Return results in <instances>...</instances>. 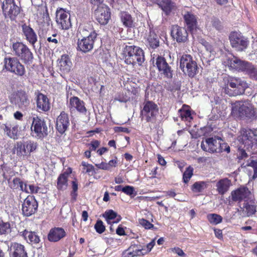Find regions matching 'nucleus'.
Returning a JSON list of instances; mask_svg holds the SVG:
<instances>
[{
    "label": "nucleus",
    "instance_id": "bb28decb",
    "mask_svg": "<svg viewBox=\"0 0 257 257\" xmlns=\"http://www.w3.org/2000/svg\"><path fill=\"white\" fill-rule=\"evenodd\" d=\"M58 66L62 73H68L72 67V62L70 56L67 54L61 55L60 58L58 60Z\"/></svg>",
    "mask_w": 257,
    "mask_h": 257
},
{
    "label": "nucleus",
    "instance_id": "4c0bfd02",
    "mask_svg": "<svg viewBox=\"0 0 257 257\" xmlns=\"http://www.w3.org/2000/svg\"><path fill=\"white\" fill-rule=\"evenodd\" d=\"M102 216L105 219L108 224L117 223L122 219L120 215L118 214L112 209L106 210L102 214Z\"/></svg>",
    "mask_w": 257,
    "mask_h": 257
},
{
    "label": "nucleus",
    "instance_id": "2eb2a0df",
    "mask_svg": "<svg viewBox=\"0 0 257 257\" xmlns=\"http://www.w3.org/2000/svg\"><path fill=\"white\" fill-rule=\"evenodd\" d=\"M230 197L232 202L240 203L251 199L252 194L247 187L241 186L232 191Z\"/></svg>",
    "mask_w": 257,
    "mask_h": 257
},
{
    "label": "nucleus",
    "instance_id": "ea45409f",
    "mask_svg": "<svg viewBox=\"0 0 257 257\" xmlns=\"http://www.w3.org/2000/svg\"><path fill=\"white\" fill-rule=\"evenodd\" d=\"M231 185V181L228 178L220 179L216 183V190L219 194L223 195L228 191Z\"/></svg>",
    "mask_w": 257,
    "mask_h": 257
},
{
    "label": "nucleus",
    "instance_id": "9d476101",
    "mask_svg": "<svg viewBox=\"0 0 257 257\" xmlns=\"http://www.w3.org/2000/svg\"><path fill=\"white\" fill-rule=\"evenodd\" d=\"M246 87V83L239 78H231L224 89L226 94L229 96H236L244 93Z\"/></svg>",
    "mask_w": 257,
    "mask_h": 257
},
{
    "label": "nucleus",
    "instance_id": "7c9ffc66",
    "mask_svg": "<svg viewBox=\"0 0 257 257\" xmlns=\"http://www.w3.org/2000/svg\"><path fill=\"white\" fill-rule=\"evenodd\" d=\"M66 235L65 230L62 227L51 228L48 234V239L50 242H57Z\"/></svg>",
    "mask_w": 257,
    "mask_h": 257
},
{
    "label": "nucleus",
    "instance_id": "58836bf2",
    "mask_svg": "<svg viewBox=\"0 0 257 257\" xmlns=\"http://www.w3.org/2000/svg\"><path fill=\"white\" fill-rule=\"evenodd\" d=\"M2 127L8 137L13 139H18V125L12 124L10 122H7L4 124Z\"/></svg>",
    "mask_w": 257,
    "mask_h": 257
},
{
    "label": "nucleus",
    "instance_id": "412c9836",
    "mask_svg": "<svg viewBox=\"0 0 257 257\" xmlns=\"http://www.w3.org/2000/svg\"><path fill=\"white\" fill-rule=\"evenodd\" d=\"M239 215L242 217H250L256 212V205L251 199L244 202L237 209Z\"/></svg>",
    "mask_w": 257,
    "mask_h": 257
},
{
    "label": "nucleus",
    "instance_id": "aec40b11",
    "mask_svg": "<svg viewBox=\"0 0 257 257\" xmlns=\"http://www.w3.org/2000/svg\"><path fill=\"white\" fill-rule=\"evenodd\" d=\"M171 35L178 43H184L188 40V33L186 29L177 25L172 26Z\"/></svg>",
    "mask_w": 257,
    "mask_h": 257
},
{
    "label": "nucleus",
    "instance_id": "603ef678",
    "mask_svg": "<svg viewBox=\"0 0 257 257\" xmlns=\"http://www.w3.org/2000/svg\"><path fill=\"white\" fill-rule=\"evenodd\" d=\"M194 169L191 166H188L186 169L183 175V180L185 183L189 182L191 178L193 175Z\"/></svg>",
    "mask_w": 257,
    "mask_h": 257
},
{
    "label": "nucleus",
    "instance_id": "c9c22d12",
    "mask_svg": "<svg viewBox=\"0 0 257 257\" xmlns=\"http://www.w3.org/2000/svg\"><path fill=\"white\" fill-rule=\"evenodd\" d=\"M8 183L9 187L14 190H20L28 193V190L27 189V184L19 177H15L13 180H9Z\"/></svg>",
    "mask_w": 257,
    "mask_h": 257
},
{
    "label": "nucleus",
    "instance_id": "c756f323",
    "mask_svg": "<svg viewBox=\"0 0 257 257\" xmlns=\"http://www.w3.org/2000/svg\"><path fill=\"white\" fill-rule=\"evenodd\" d=\"M92 35L94 38H97L98 35L96 31L90 24L85 23L79 26L77 32L78 37H89L90 38V36Z\"/></svg>",
    "mask_w": 257,
    "mask_h": 257
},
{
    "label": "nucleus",
    "instance_id": "37998d69",
    "mask_svg": "<svg viewBox=\"0 0 257 257\" xmlns=\"http://www.w3.org/2000/svg\"><path fill=\"white\" fill-rule=\"evenodd\" d=\"M142 249L136 244H132L122 253L123 257H134L143 255Z\"/></svg>",
    "mask_w": 257,
    "mask_h": 257
},
{
    "label": "nucleus",
    "instance_id": "72a5a7b5",
    "mask_svg": "<svg viewBox=\"0 0 257 257\" xmlns=\"http://www.w3.org/2000/svg\"><path fill=\"white\" fill-rule=\"evenodd\" d=\"M22 32L26 39L30 44L34 45L37 41V36L34 30L26 24L22 26Z\"/></svg>",
    "mask_w": 257,
    "mask_h": 257
},
{
    "label": "nucleus",
    "instance_id": "423d86ee",
    "mask_svg": "<svg viewBox=\"0 0 257 257\" xmlns=\"http://www.w3.org/2000/svg\"><path fill=\"white\" fill-rule=\"evenodd\" d=\"M229 40L231 47L236 51L242 52L248 47L249 41L239 31H232L229 35Z\"/></svg>",
    "mask_w": 257,
    "mask_h": 257
},
{
    "label": "nucleus",
    "instance_id": "39448f33",
    "mask_svg": "<svg viewBox=\"0 0 257 257\" xmlns=\"http://www.w3.org/2000/svg\"><path fill=\"white\" fill-rule=\"evenodd\" d=\"M12 51L15 56L25 64H30L33 59L32 52L28 47L22 42H17L12 45Z\"/></svg>",
    "mask_w": 257,
    "mask_h": 257
},
{
    "label": "nucleus",
    "instance_id": "774afa93",
    "mask_svg": "<svg viewBox=\"0 0 257 257\" xmlns=\"http://www.w3.org/2000/svg\"><path fill=\"white\" fill-rule=\"evenodd\" d=\"M116 233L117 235L121 236L125 235L124 228L121 225H119L116 230Z\"/></svg>",
    "mask_w": 257,
    "mask_h": 257
},
{
    "label": "nucleus",
    "instance_id": "680f3d73",
    "mask_svg": "<svg viewBox=\"0 0 257 257\" xmlns=\"http://www.w3.org/2000/svg\"><path fill=\"white\" fill-rule=\"evenodd\" d=\"M57 36V34H53L52 37H47V40L49 43H52L54 45V46H56V45L58 43V40L56 38V37Z\"/></svg>",
    "mask_w": 257,
    "mask_h": 257
},
{
    "label": "nucleus",
    "instance_id": "cd10ccee",
    "mask_svg": "<svg viewBox=\"0 0 257 257\" xmlns=\"http://www.w3.org/2000/svg\"><path fill=\"white\" fill-rule=\"evenodd\" d=\"M72 169L68 167L65 171L61 173L57 178L56 187L58 190L63 191L68 186L69 176L72 173Z\"/></svg>",
    "mask_w": 257,
    "mask_h": 257
},
{
    "label": "nucleus",
    "instance_id": "8fccbe9b",
    "mask_svg": "<svg viewBox=\"0 0 257 257\" xmlns=\"http://www.w3.org/2000/svg\"><path fill=\"white\" fill-rule=\"evenodd\" d=\"M180 116L182 120L190 122L193 119L191 110L189 108L180 109L179 110Z\"/></svg>",
    "mask_w": 257,
    "mask_h": 257
},
{
    "label": "nucleus",
    "instance_id": "a18cd8bd",
    "mask_svg": "<svg viewBox=\"0 0 257 257\" xmlns=\"http://www.w3.org/2000/svg\"><path fill=\"white\" fill-rule=\"evenodd\" d=\"M244 72L250 78L257 80V68L251 63L248 62Z\"/></svg>",
    "mask_w": 257,
    "mask_h": 257
},
{
    "label": "nucleus",
    "instance_id": "09e8293b",
    "mask_svg": "<svg viewBox=\"0 0 257 257\" xmlns=\"http://www.w3.org/2000/svg\"><path fill=\"white\" fill-rule=\"evenodd\" d=\"M207 184L204 181H198L195 182L191 187V190L195 193H200L207 188Z\"/></svg>",
    "mask_w": 257,
    "mask_h": 257
},
{
    "label": "nucleus",
    "instance_id": "6e6552de",
    "mask_svg": "<svg viewBox=\"0 0 257 257\" xmlns=\"http://www.w3.org/2000/svg\"><path fill=\"white\" fill-rule=\"evenodd\" d=\"M141 114L148 122L155 123L159 114V107L153 101L145 100Z\"/></svg>",
    "mask_w": 257,
    "mask_h": 257
},
{
    "label": "nucleus",
    "instance_id": "4be33fe9",
    "mask_svg": "<svg viewBox=\"0 0 257 257\" xmlns=\"http://www.w3.org/2000/svg\"><path fill=\"white\" fill-rule=\"evenodd\" d=\"M70 120L68 114L65 111H62L57 116L56 122V129L61 135H63L68 128Z\"/></svg>",
    "mask_w": 257,
    "mask_h": 257
},
{
    "label": "nucleus",
    "instance_id": "13d9d810",
    "mask_svg": "<svg viewBox=\"0 0 257 257\" xmlns=\"http://www.w3.org/2000/svg\"><path fill=\"white\" fill-rule=\"evenodd\" d=\"M220 141V146L219 147L217 151V153H221L223 152H226L227 153L230 152V147L228 145L223 142V140L221 139Z\"/></svg>",
    "mask_w": 257,
    "mask_h": 257
},
{
    "label": "nucleus",
    "instance_id": "f03ea898",
    "mask_svg": "<svg viewBox=\"0 0 257 257\" xmlns=\"http://www.w3.org/2000/svg\"><path fill=\"white\" fill-rule=\"evenodd\" d=\"M123 55L124 62L127 64L141 65L145 61L144 51L138 46L126 45L123 50Z\"/></svg>",
    "mask_w": 257,
    "mask_h": 257
},
{
    "label": "nucleus",
    "instance_id": "052dcab7",
    "mask_svg": "<svg viewBox=\"0 0 257 257\" xmlns=\"http://www.w3.org/2000/svg\"><path fill=\"white\" fill-rule=\"evenodd\" d=\"M248 166L252 167L253 169V178H257V160H251L249 163Z\"/></svg>",
    "mask_w": 257,
    "mask_h": 257
},
{
    "label": "nucleus",
    "instance_id": "bf43d9fd",
    "mask_svg": "<svg viewBox=\"0 0 257 257\" xmlns=\"http://www.w3.org/2000/svg\"><path fill=\"white\" fill-rule=\"evenodd\" d=\"M140 224L143 226L145 229H150L154 227V225L151 223L149 221L142 218L139 219Z\"/></svg>",
    "mask_w": 257,
    "mask_h": 257
},
{
    "label": "nucleus",
    "instance_id": "f3484780",
    "mask_svg": "<svg viewBox=\"0 0 257 257\" xmlns=\"http://www.w3.org/2000/svg\"><path fill=\"white\" fill-rule=\"evenodd\" d=\"M56 22L62 30H68L71 27L70 16L63 8H58L56 12Z\"/></svg>",
    "mask_w": 257,
    "mask_h": 257
},
{
    "label": "nucleus",
    "instance_id": "393cba45",
    "mask_svg": "<svg viewBox=\"0 0 257 257\" xmlns=\"http://www.w3.org/2000/svg\"><path fill=\"white\" fill-rule=\"evenodd\" d=\"M68 107L71 112L76 110L80 113H85L87 111L85 103L77 96L70 97Z\"/></svg>",
    "mask_w": 257,
    "mask_h": 257
},
{
    "label": "nucleus",
    "instance_id": "6e6d98bb",
    "mask_svg": "<svg viewBox=\"0 0 257 257\" xmlns=\"http://www.w3.org/2000/svg\"><path fill=\"white\" fill-rule=\"evenodd\" d=\"M123 192L128 196H136V192L133 186L126 185L123 187Z\"/></svg>",
    "mask_w": 257,
    "mask_h": 257
},
{
    "label": "nucleus",
    "instance_id": "5fc2aeb1",
    "mask_svg": "<svg viewBox=\"0 0 257 257\" xmlns=\"http://www.w3.org/2000/svg\"><path fill=\"white\" fill-rule=\"evenodd\" d=\"M86 145L91 152V151H95L97 150L100 145V142L97 140H93L90 143L86 144Z\"/></svg>",
    "mask_w": 257,
    "mask_h": 257
},
{
    "label": "nucleus",
    "instance_id": "20e7f679",
    "mask_svg": "<svg viewBox=\"0 0 257 257\" xmlns=\"http://www.w3.org/2000/svg\"><path fill=\"white\" fill-rule=\"evenodd\" d=\"M180 68L184 73L187 74L191 78H193L198 72L196 62L189 54H184L181 56L180 60Z\"/></svg>",
    "mask_w": 257,
    "mask_h": 257
},
{
    "label": "nucleus",
    "instance_id": "79ce46f5",
    "mask_svg": "<svg viewBox=\"0 0 257 257\" xmlns=\"http://www.w3.org/2000/svg\"><path fill=\"white\" fill-rule=\"evenodd\" d=\"M120 18L121 22L124 27L130 28L135 27L134 19L127 12H121Z\"/></svg>",
    "mask_w": 257,
    "mask_h": 257
},
{
    "label": "nucleus",
    "instance_id": "3c124183",
    "mask_svg": "<svg viewBox=\"0 0 257 257\" xmlns=\"http://www.w3.org/2000/svg\"><path fill=\"white\" fill-rule=\"evenodd\" d=\"M208 221L212 224H218L222 221V217L216 213H210L207 215Z\"/></svg>",
    "mask_w": 257,
    "mask_h": 257
},
{
    "label": "nucleus",
    "instance_id": "2f4dec72",
    "mask_svg": "<svg viewBox=\"0 0 257 257\" xmlns=\"http://www.w3.org/2000/svg\"><path fill=\"white\" fill-rule=\"evenodd\" d=\"M183 19L184 23L189 31L193 32L196 29L197 25V18L192 12H185Z\"/></svg>",
    "mask_w": 257,
    "mask_h": 257
},
{
    "label": "nucleus",
    "instance_id": "338daca9",
    "mask_svg": "<svg viewBox=\"0 0 257 257\" xmlns=\"http://www.w3.org/2000/svg\"><path fill=\"white\" fill-rule=\"evenodd\" d=\"M95 166L100 169L104 170H109L108 163L101 162L100 164H95Z\"/></svg>",
    "mask_w": 257,
    "mask_h": 257
},
{
    "label": "nucleus",
    "instance_id": "e2e57ef3",
    "mask_svg": "<svg viewBox=\"0 0 257 257\" xmlns=\"http://www.w3.org/2000/svg\"><path fill=\"white\" fill-rule=\"evenodd\" d=\"M29 188L30 189V191H28V193L31 194H37L39 192L40 188L38 186H35L33 184H31L29 185Z\"/></svg>",
    "mask_w": 257,
    "mask_h": 257
},
{
    "label": "nucleus",
    "instance_id": "473e14b6",
    "mask_svg": "<svg viewBox=\"0 0 257 257\" xmlns=\"http://www.w3.org/2000/svg\"><path fill=\"white\" fill-rule=\"evenodd\" d=\"M157 4L166 16L170 15L173 11H176L177 9L175 3L172 0H157Z\"/></svg>",
    "mask_w": 257,
    "mask_h": 257
},
{
    "label": "nucleus",
    "instance_id": "a19ab883",
    "mask_svg": "<svg viewBox=\"0 0 257 257\" xmlns=\"http://www.w3.org/2000/svg\"><path fill=\"white\" fill-rule=\"evenodd\" d=\"M46 12V13L44 14V18L45 17L46 22L42 24L39 32L40 35L43 37L46 36L48 32L51 31L52 29V25L47 10Z\"/></svg>",
    "mask_w": 257,
    "mask_h": 257
},
{
    "label": "nucleus",
    "instance_id": "e433bc0d",
    "mask_svg": "<svg viewBox=\"0 0 257 257\" xmlns=\"http://www.w3.org/2000/svg\"><path fill=\"white\" fill-rule=\"evenodd\" d=\"M146 46L150 49H155L160 45V41L158 35L154 31H150L149 34L147 36Z\"/></svg>",
    "mask_w": 257,
    "mask_h": 257
},
{
    "label": "nucleus",
    "instance_id": "4468645a",
    "mask_svg": "<svg viewBox=\"0 0 257 257\" xmlns=\"http://www.w3.org/2000/svg\"><path fill=\"white\" fill-rule=\"evenodd\" d=\"M38 208V203L35 197L32 195H28L22 204V212L24 216L29 217L37 211Z\"/></svg>",
    "mask_w": 257,
    "mask_h": 257
},
{
    "label": "nucleus",
    "instance_id": "864d4df0",
    "mask_svg": "<svg viewBox=\"0 0 257 257\" xmlns=\"http://www.w3.org/2000/svg\"><path fill=\"white\" fill-rule=\"evenodd\" d=\"M94 228L96 231L99 234L102 233L105 230V226L103 224V221L100 219L96 221L94 225Z\"/></svg>",
    "mask_w": 257,
    "mask_h": 257
},
{
    "label": "nucleus",
    "instance_id": "7ed1b4c3",
    "mask_svg": "<svg viewBox=\"0 0 257 257\" xmlns=\"http://www.w3.org/2000/svg\"><path fill=\"white\" fill-rule=\"evenodd\" d=\"M37 147V143L33 141H20L15 145L13 151L19 158L25 159L30 157L31 153L35 152Z\"/></svg>",
    "mask_w": 257,
    "mask_h": 257
},
{
    "label": "nucleus",
    "instance_id": "5701e85b",
    "mask_svg": "<svg viewBox=\"0 0 257 257\" xmlns=\"http://www.w3.org/2000/svg\"><path fill=\"white\" fill-rule=\"evenodd\" d=\"M94 15L99 23L104 25L108 23L110 19L111 13L110 9L105 6L98 7L94 12Z\"/></svg>",
    "mask_w": 257,
    "mask_h": 257
},
{
    "label": "nucleus",
    "instance_id": "de8ad7c7",
    "mask_svg": "<svg viewBox=\"0 0 257 257\" xmlns=\"http://www.w3.org/2000/svg\"><path fill=\"white\" fill-rule=\"evenodd\" d=\"M82 167V173L83 174H88V175H93L96 173L94 167L90 164L84 161H82L81 164Z\"/></svg>",
    "mask_w": 257,
    "mask_h": 257
},
{
    "label": "nucleus",
    "instance_id": "4d7b16f0",
    "mask_svg": "<svg viewBox=\"0 0 257 257\" xmlns=\"http://www.w3.org/2000/svg\"><path fill=\"white\" fill-rule=\"evenodd\" d=\"M168 250L169 252L175 253L180 257H186V254L179 247L170 248Z\"/></svg>",
    "mask_w": 257,
    "mask_h": 257
},
{
    "label": "nucleus",
    "instance_id": "f257e3e1",
    "mask_svg": "<svg viewBox=\"0 0 257 257\" xmlns=\"http://www.w3.org/2000/svg\"><path fill=\"white\" fill-rule=\"evenodd\" d=\"M232 112L240 119H252L256 117L254 106L248 101H236L232 106Z\"/></svg>",
    "mask_w": 257,
    "mask_h": 257
},
{
    "label": "nucleus",
    "instance_id": "f704fd0d",
    "mask_svg": "<svg viewBox=\"0 0 257 257\" xmlns=\"http://www.w3.org/2000/svg\"><path fill=\"white\" fill-rule=\"evenodd\" d=\"M248 62L241 60L236 57L228 59V65L231 70L244 72Z\"/></svg>",
    "mask_w": 257,
    "mask_h": 257
},
{
    "label": "nucleus",
    "instance_id": "c85d7f7f",
    "mask_svg": "<svg viewBox=\"0 0 257 257\" xmlns=\"http://www.w3.org/2000/svg\"><path fill=\"white\" fill-rule=\"evenodd\" d=\"M19 234L28 243L31 244H37L41 240L38 233L35 231H29L28 229H25L21 231H19Z\"/></svg>",
    "mask_w": 257,
    "mask_h": 257
},
{
    "label": "nucleus",
    "instance_id": "6ab92c4d",
    "mask_svg": "<svg viewBox=\"0 0 257 257\" xmlns=\"http://www.w3.org/2000/svg\"><path fill=\"white\" fill-rule=\"evenodd\" d=\"M93 35L87 37H78L77 42V49L83 53L91 51L94 47V42L97 38H94Z\"/></svg>",
    "mask_w": 257,
    "mask_h": 257
},
{
    "label": "nucleus",
    "instance_id": "ddd939ff",
    "mask_svg": "<svg viewBox=\"0 0 257 257\" xmlns=\"http://www.w3.org/2000/svg\"><path fill=\"white\" fill-rule=\"evenodd\" d=\"M2 10L5 18L12 21H15L21 12V8L16 5L14 0H5L2 5Z\"/></svg>",
    "mask_w": 257,
    "mask_h": 257
},
{
    "label": "nucleus",
    "instance_id": "49530a36",
    "mask_svg": "<svg viewBox=\"0 0 257 257\" xmlns=\"http://www.w3.org/2000/svg\"><path fill=\"white\" fill-rule=\"evenodd\" d=\"M11 231V226L10 222L5 221L0 217V235H7Z\"/></svg>",
    "mask_w": 257,
    "mask_h": 257
},
{
    "label": "nucleus",
    "instance_id": "f8f14e48",
    "mask_svg": "<svg viewBox=\"0 0 257 257\" xmlns=\"http://www.w3.org/2000/svg\"><path fill=\"white\" fill-rule=\"evenodd\" d=\"M154 66L158 70L159 74L164 78L171 79L173 77V70L171 66L167 63L165 58L158 55L156 60Z\"/></svg>",
    "mask_w": 257,
    "mask_h": 257
},
{
    "label": "nucleus",
    "instance_id": "0e129e2a",
    "mask_svg": "<svg viewBox=\"0 0 257 257\" xmlns=\"http://www.w3.org/2000/svg\"><path fill=\"white\" fill-rule=\"evenodd\" d=\"M201 44L205 47L207 51L212 52L213 51L214 49L212 45L205 40H202Z\"/></svg>",
    "mask_w": 257,
    "mask_h": 257
},
{
    "label": "nucleus",
    "instance_id": "b1692460",
    "mask_svg": "<svg viewBox=\"0 0 257 257\" xmlns=\"http://www.w3.org/2000/svg\"><path fill=\"white\" fill-rule=\"evenodd\" d=\"M36 95L37 108L40 112H46L50 109V103L48 97L41 92H38Z\"/></svg>",
    "mask_w": 257,
    "mask_h": 257
},
{
    "label": "nucleus",
    "instance_id": "a211bd4d",
    "mask_svg": "<svg viewBox=\"0 0 257 257\" xmlns=\"http://www.w3.org/2000/svg\"><path fill=\"white\" fill-rule=\"evenodd\" d=\"M220 140L221 138L216 136L206 138L201 142V149L205 152L211 153H217V150L220 146Z\"/></svg>",
    "mask_w": 257,
    "mask_h": 257
},
{
    "label": "nucleus",
    "instance_id": "0eeeda50",
    "mask_svg": "<svg viewBox=\"0 0 257 257\" xmlns=\"http://www.w3.org/2000/svg\"><path fill=\"white\" fill-rule=\"evenodd\" d=\"M238 140L240 144L244 145L247 150L251 149L254 146L257 148V135L251 129L242 128Z\"/></svg>",
    "mask_w": 257,
    "mask_h": 257
},
{
    "label": "nucleus",
    "instance_id": "a878e982",
    "mask_svg": "<svg viewBox=\"0 0 257 257\" xmlns=\"http://www.w3.org/2000/svg\"><path fill=\"white\" fill-rule=\"evenodd\" d=\"M10 257H28L25 246L18 242H12L9 248Z\"/></svg>",
    "mask_w": 257,
    "mask_h": 257
},
{
    "label": "nucleus",
    "instance_id": "c03bdc74",
    "mask_svg": "<svg viewBox=\"0 0 257 257\" xmlns=\"http://www.w3.org/2000/svg\"><path fill=\"white\" fill-rule=\"evenodd\" d=\"M0 173L4 179L7 181L15 175V172L5 163L0 165Z\"/></svg>",
    "mask_w": 257,
    "mask_h": 257
},
{
    "label": "nucleus",
    "instance_id": "dca6fc26",
    "mask_svg": "<svg viewBox=\"0 0 257 257\" xmlns=\"http://www.w3.org/2000/svg\"><path fill=\"white\" fill-rule=\"evenodd\" d=\"M11 103L17 105L21 109H26L30 104V100L26 92L24 90H18L10 97Z\"/></svg>",
    "mask_w": 257,
    "mask_h": 257
},
{
    "label": "nucleus",
    "instance_id": "9b49d317",
    "mask_svg": "<svg viewBox=\"0 0 257 257\" xmlns=\"http://www.w3.org/2000/svg\"><path fill=\"white\" fill-rule=\"evenodd\" d=\"M5 69L18 76H23L26 73L24 66L16 57L5 58L4 59Z\"/></svg>",
    "mask_w": 257,
    "mask_h": 257
},
{
    "label": "nucleus",
    "instance_id": "69168bd1",
    "mask_svg": "<svg viewBox=\"0 0 257 257\" xmlns=\"http://www.w3.org/2000/svg\"><path fill=\"white\" fill-rule=\"evenodd\" d=\"M117 163L118 161L116 157H115L114 159L110 160L107 163L109 170L112 167H115L117 165Z\"/></svg>",
    "mask_w": 257,
    "mask_h": 257
},
{
    "label": "nucleus",
    "instance_id": "1a4fd4ad",
    "mask_svg": "<svg viewBox=\"0 0 257 257\" xmlns=\"http://www.w3.org/2000/svg\"><path fill=\"white\" fill-rule=\"evenodd\" d=\"M31 129L32 136L38 139L42 140L48 134L45 121L38 116L33 117Z\"/></svg>",
    "mask_w": 257,
    "mask_h": 257
}]
</instances>
